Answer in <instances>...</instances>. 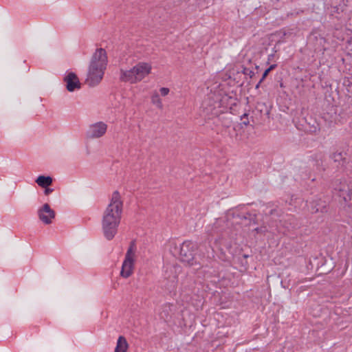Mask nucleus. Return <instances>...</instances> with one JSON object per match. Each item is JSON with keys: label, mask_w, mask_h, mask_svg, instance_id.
<instances>
[{"label": "nucleus", "mask_w": 352, "mask_h": 352, "mask_svg": "<svg viewBox=\"0 0 352 352\" xmlns=\"http://www.w3.org/2000/svg\"><path fill=\"white\" fill-rule=\"evenodd\" d=\"M123 203L118 191L112 194L110 203L104 210L102 219V228L105 238L111 240L117 233L120 223Z\"/></svg>", "instance_id": "obj_1"}, {"label": "nucleus", "mask_w": 352, "mask_h": 352, "mask_svg": "<svg viewBox=\"0 0 352 352\" xmlns=\"http://www.w3.org/2000/svg\"><path fill=\"white\" fill-rule=\"evenodd\" d=\"M108 63L107 52L98 48L91 56L85 80L89 87L98 85L103 78Z\"/></svg>", "instance_id": "obj_2"}, {"label": "nucleus", "mask_w": 352, "mask_h": 352, "mask_svg": "<svg viewBox=\"0 0 352 352\" xmlns=\"http://www.w3.org/2000/svg\"><path fill=\"white\" fill-rule=\"evenodd\" d=\"M152 69L150 63L140 62L129 70L120 69V79L122 82L135 84L148 76Z\"/></svg>", "instance_id": "obj_3"}, {"label": "nucleus", "mask_w": 352, "mask_h": 352, "mask_svg": "<svg viewBox=\"0 0 352 352\" xmlns=\"http://www.w3.org/2000/svg\"><path fill=\"white\" fill-rule=\"evenodd\" d=\"M136 252L135 241H131L125 254V258L122 265L120 275L124 278H129L133 272Z\"/></svg>", "instance_id": "obj_4"}, {"label": "nucleus", "mask_w": 352, "mask_h": 352, "mask_svg": "<svg viewBox=\"0 0 352 352\" xmlns=\"http://www.w3.org/2000/svg\"><path fill=\"white\" fill-rule=\"evenodd\" d=\"M197 249V245L192 241H185L183 242L179 250L180 261L189 266L195 265V254Z\"/></svg>", "instance_id": "obj_5"}, {"label": "nucleus", "mask_w": 352, "mask_h": 352, "mask_svg": "<svg viewBox=\"0 0 352 352\" xmlns=\"http://www.w3.org/2000/svg\"><path fill=\"white\" fill-rule=\"evenodd\" d=\"M107 130V124L103 122H97L89 126L86 136L89 139L100 138L106 133Z\"/></svg>", "instance_id": "obj_6"}, {"label": "nucleus", "mask_w": 352, "mask_h": 352, "mask_svg": "<svg viewBox=\"0 0 352 352\" xmlns=\"http://www.w3.org/2000/svg\"><path fill=\"white\" fill-rule=\"evenodd\" d=\"M39 219L46 225L52 223V219L55 218V211L51 208L48 204H45L37 211Z\"/></svg>", "instance_id": "obj_7"}, {"label": "nucleus", "mask_w": 352, "mask_h": 352, "mask_svg": "<svg viewBox=\"0 0 352 352\" xmlns=\"http://www.w3.org/2000/svg\"><path fill=\"white\" fill-rule=\"evenodd\" d=\"M333 188L338 192L339 196L345 201L351 199L352 189L345 181L336 180L333 183Z\"/></svg>", "instance_id": "obj_8"}, {"label": "nucleus", "mask_w": 352, "mask_h": 352, "mask_svg": "<svg viewBox=\"0 0 352 352\" xmlns=\"http://www.w3.org/2000/svg\"><path fill=\"white\" fill-rule=\"evenodd\" d=\"M66 82V88L69 91H74L80 88V82L78 76L73 72L69 73L64 78Z\"/></svg>", "instance_id": "obj_9"}, {"label": "nucleus", "mask_w": 352, "mask_h": 352, "mask_svg": "<svg viewBox=\"0 0 352 352\" xmlns=\"http://www.w3.org/2000/svg\"><path fill=\"white\" fill-rule=\"evenodd\" d=\"M309 207L311 213H325L327 212L326 202L320 199L311 201Z\"/></svg>", "instance_id": "obj_10"}, {"label": "nucleus", "mask_w": 352, "mask_h": 352, "mask_svg": "<svg viewBox=\"0 0 352 352\" xmlns=\"http://www.w3.org/2000/svg\"><path fill=\"white\" fill-rule=\"evenodd\" d=\"M324 155L321 153H317L310 156L309 160L316 167L318 170L322 169Z\"/></svg>", "instance_id": "obj_11"}, {"label": "nucleus", "mask_w": 352, "mask_h": 352, "mask_svg": "<svg viewBox=\"0 0 352 352\" xmlns=\"http://www.w3.org/2000/svg\"><path fill=\"white\" fill-rule=\"evenodd\" d=\"M128 348L129 344L126 339L122 336H119L114 352H126Z\"/></svg>", "instance_id": "obj_12"}, {"label": "nucleus", "mask_w": 352, "mask_h": 352, "mask_svg": "<svg viewBox=\"0 0 352 352\" xmlns=\"http://www.w3.org/2000/svg\"><path fill=\"white\" fill-rule=\"evenodd\" d=\"M345 153L342 152H335L331 154V158L335 162H338L341 166H344L346 164V158L345 157Z\"/></svg>", "instance_id": "obj_13"}, {"label": "nucleus", "mask_w": 352, "mask_h": 352, "mask_svg": "<svg viewBox=\"0 0 352 352\" xmlns=\"http://www.w3.org/2000/svg\"><path fill=\"white\" fill-rule=\"evenodd\" d=\"M36 184L42 187L46 188L52 184V178L50 176L40 175L36 179Z\"/></svg>", "instance_id": "obj_14"}, {"label": "nucleus", "mask_w": 352, "mask_h": 352, "mask_svg": "<svg viewBox=\"0 0 352 352\" xmlns=\"http://www.w3.org/2000/svg\"><path fill=\"white\" fill-rule=\"evenodd\" d=\"M151 102L156 105V107L160 109H162L163 108V104L162 102L161 98H160V96L157 93H154L151 96Z\"/></svg>", "instance_id": "obj_15"}, {"label": "nucleus", "mask_w": 352, "mask_h": 352, "mask_svg": "<svg viewBox=\"0 0 352 352\" xmlns=\"http://www.w3.org/2000/svg\"><path fill=\"white\" fill-rule=\"evenodd\" d=\"M269 73H270V69H267L265 70V72L263 74L262 78H261V80H259L258 83L256 86V89L259 87V85L263 81V80L267 77V76L268 75Z\"/></svg>", "instance_id": "obj_16"}, {"label": "nucleus", "mask_w": 352, "mask_h": 352, "mask_svg": "<svg viewBox=\"0 0 352 352\" xmlns=\"http://www.w3.org/2000/svg\"><path fill=\"white\" fill-rule=\"evenodd\" d=\"M160 91L162 96H166V95H168L170 91L169 89L166 88V87H162L160 89Z\"/></svg>", "instance_id": "obj_17"}, {"label": "nucleus", "mask_w": 352, "mask_h": 352, "mask_svg": "<svg viewBox=\"0 0 352 352\" xmlns=\"http://www.w3.org/2000/svg\"><path fill=\"white\" fill-rule=\"evenodd\" d=\"M243 74H245V75H249L251 78L254 74V72H252V71H251V70H250L248 69H246V68L244 69Z\"/></svg>", "instance_id": "obj_18"}, {"label": "nucleus", "mask_w": 352, "mask_h": 352, "mask_svg": "<svg viewBox=\"0 0 352 352\" xmlns=\"http://www.w3.org/2000/svg\"><path fill=\"white\" fill-rule=\"evenodd\" d=\"M45 188V190H44V193H45V195H50V193H52V192H53V190H54L52 188H47V187H46V188Z\"/></svg>", "instance_id": "obj_19"}, {"label": "nucleus", "mask_w": 352, "mask_h": 352, "mask_svg": "<svg viewBox=\"0 0 352 352\" xmlns=\"http://www.w3.org/2000/svg\"><path fill=\"white\" fill-rule=\"evenodd\" d=\"M276 67V65L274 64V65H270V66L267 68V69H270V72L271 70L274 69Z\"/></svg>", "instance_id": "obj_20"}, {"label": "nucleus", "mask_w": 352, "mask_h": 352, "mask_svg": "<svg viewBox=\"0 0 352 352\" xmlns=\"http://www.w3.org/2000/svg\"><path fill=\"white\" fill-rule=\"evenodd\" d=\"M243 124H245V125H247V124H248V122H247V120H245V121L243 122Z\"/></svg>", "instance_id": "obj_21"}, {"label": "nucleus", "mask_w": 352, "mask_h": 352, "mask_svg": "<svg viewBox=\"0 0 352 352\" xmlns=\"http://www.w3.org/2000/svg\"><path fill=\"white\" fill-rule=\"evenodd\" d=\"M243 124H245V125H247V124H248V122H247V120H245V121L243 122Z\"/></svg>", "instance_id": "obj_22"}, {"label": "nucleus", "mask_w": 352, "mask_h": 352, "mask_svg": "<svg viewBox=\"0 0 352 352\" xmlns=\"http://www.w3.org/2000/svg\"><path fill=\"white\" fill-rule=\"evenodd\" d=\"M255 230H256V232H258V231H259V228H256V229H255Z\"/></svg>", "instance_id": "obj_23"}, {"label": "nucleus", "mask_w": 352, "mask_h": 352, "mask_svg": "<svg viewBox=\"0 0 352 352\" xmlns=\"http://www.w3.org/2000/svg\"><path fill=\"white\" fill-rule=\"evenodd\" d=\"M243 117H247V114L246 113H244V115L243 116Z\"/></svg>", "instance_id": "obj_24"}, {"label": "nucleus", "mask_w": 352, "mask_h": 352, "mask_svg": "<svg viewBox=\"0 0 352 352\" xmlns=\"http://www.w3.org/2000/svg\"><path fill=\"white\" fill-rule=\"evenodd\" d=\"M349 21H350V23L352 21V19L351 18L349 19Z\"/></svg>", "instance_id": "obj_25"}]
</instances>
